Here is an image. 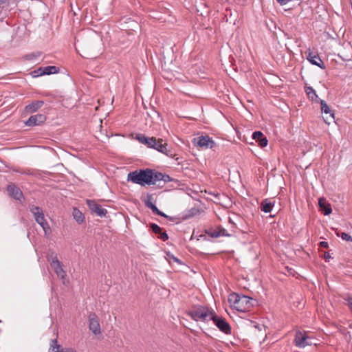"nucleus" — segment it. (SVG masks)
<instances>
[{
	"label": "nucleus",
	"instance_id": "obj_1",
	"mask_svg": "<svg viewBox=\"0 0 352 352\" xmlns=\"http://www.w3.org/2000/svg\"><path fill=\"white\" fill-rule=\"evenodd\" d=\"M228 302L238 311L246 312L257 303L256 299L245 295H240L236 293H232L228 296Z\"/></svg>",
	"mask_w": 352,
	"mask_h": 352
},
{
	"label": "nucleus",
	"instance_id": "obj_2",
	"mask_svg": "<svg viewBox=\"0 0 352 352\" xmlns=\"http://www.w3.org/2000/svg\"><path fill=\"white\" fill-rule=\"evenodd\" d=\"M152 169H139L130 172L127 175V181L141 186L152 185Z\"/></svg>",
	"mask_w": 352,
	"mask_h": 352
},
{
	"label": "nucleus",
	"instance_id": "obj_3",
	"mask_svg": "<svg viewBox=\"0 0 352 352\" xmlns=\"http://www.w3.org/2000/svg\"><path fill=\"white\" fill-rule=\"evenodd\" d=\"M214 311L207 307L199 305L193 309L187 311V315L195 321H208L210 320Z\"/></svg>",
	"mask_w": 352,
	"mask_h": 352
},
{
	"label": "nucleus",
	"instance_id": "obj_4",
	"mask_svg": "<svg viewBox=\"0 0 352 352\" xmlns=\"http://www.w3.org/2000/svg\"><path fill=\"white\" fill-rule=\"evenodd\" d=\"M155 144L151 148L155 149L158 152L166 155L169 157H173L175 154L173 153L172 148L162 138H155Z\"/></svg>",
	"mask_w": 352,
	"mask_h": 352
},
{
	"label": "nucleus",
	"instance_id": "obj_5",
	"mask_svg": "<svg viewBox=\"0 0 352 352\" xmlns=\"http://www.w3.org/2000/svg\"><path fill=\"white\" fill-rule=\"evenodd\" d=\"M210 320H212L214 324L219 328V329L224 333H231V327L225 318L218 316L214 312L213 315H212V317L210 318Z\"/></svg>",
	"mask_w": 352,
	"mask_h": 352
},
{
	"label": "nucleus",
	"instance_id": "obj_6",
	"mask_svg": "<svg viewBox=\"0 0 352 352\" xmlns=\"http://www.w3.org/2000/svg\"><path fill=\"white\" fill-rule=\"evenodd\" d=\"M294 342L296 346L303 348L308 345H311V339L305 333L297 331L296 333Z\"/></svg>",
	"mask_w": 352,
	"mask_h": 352
},
{
	"label": "nucleus",
	"instance_id": "obj_7",
	"mask_svg": "<svg viewBox=\"0 0 352 352\" xmlns=\"http://www.w3.org/2000/svg\"><path fill=\"white\" fill-rule=\"evenodd\" d=\"M199 146L205 148H213L216 146V143L208 136H201L194 139Z\"/></svg>",
	"mask_w": 352,
	"mask_h": 352
},
{
	"label": "nucleus",
	"instance_id": "obj_8",
	"mask_svg": "<svg viewBox=\"0 0 352 352\" xmlns=\"http://www.w3.org/2000/svg\"><path fill=\"white\" fill-rule=\"evenodd\" d=\"M6 189L9 196L12 198L18 201H21L24 198L23 192L14 183H10L7 186Z\"/></svg>",
	"mask_w": 352,
	"mask_h": 352
},
{
	"label": "nucleus",
	"instance_id": "obj_9",
	"mask_svg": "<svg viewBox=\"0 0 352 352\" xmlns=\"http://www.w3.org/2000/svg\"><path fill=\"white\" fill-rule=\"evenodd\" d=\"M86 202L91 212L96 213L100 217H104L107 214V210L104 208H102L100 204L96 202V201L87 199Z\"/></svg>",
	"mask_w": 352,
	"mask_h": 352
},
{
	"label": "nucleus",
	"instance_id": "obj_10",
	"mask_svg": "<svg viewBox=\"0 0 352 352\" xmlns=\"http://www.w3.org/2000/svg\"><path fill=\"white\" fill-rule=\"evenodd\" d=\"M89 330L95 335H98L101 333L100 325L98 316L94 313H91L89 315Z\"/></svg>",
	"mask_w": 352,
	"mask_h": 352
},
{
	"label": "nucleus",
	"instance_id": "obj_11",
	"mask_svg": "<svg viewBox=\"0 0 352 352\" xmlns=\"http://www.w3.org/2000/svg\"><path fill=\"white\" fill-rule=\"evenodd\" d=\"M47 117L44 114L38 113L31 116L28 120L25 122V125L29 126L41 125L46 120Z\"/></svg>",
	"mask_w": 352,
	"mask_h": 352
},
{
	"label": "nucleus",
	"instance_id": "obj_12",
	"mask_svg": "<svg viewBox=\"0 0 352 352\" xmlns=\"http://www.w3.org/2000/svg\"><path fill=\"white\" fill-rule=\"evenodd\" d=\"M50 352H77L76 350L72 347H63L60 344H58L56 339H52L50 341Z\"/></svg>",
	"mask_w": 352,
	"mask_h": 352
},
{
	"label": "nucleus",
	"instance_id": "obj_13",
	"mask_svg": "<svg viewBox=\"0 0 352 352\" xmlns=\"http://www.w3.org/2000/svg\"><path fill=\"white\" fill-rule=\"evenodd\" d=\"M136 140L141 144L151 148L155 144V137H146L144 134L138 133L136 135Z\"/></svg>",
	"mask_w": 352,
	"mask_h": 352
},
{
	"label": "nucleus",
	"instance_id": "obj_14",
	"mask_svg": "<svg viewBox=\"0 0 352 352\" xmlns=\"http://www.w3.org/2000/svg\"><path fill=\"white\" fill-rule=\"evenodd\" d=\"M307 59L314 65L319 67L321 69H325V65L323 61L321 60L320 57L318 54H314L311 52H309L308 55L307 56Z\"/></svg>",
	"mask_w": 352,
	"mask_h": 352
},
{
	"label": "nucleus",
	"instance_id": "obj_15",
	"mask_svg": "<svg viewBox=\"0 0 352 352\" xmlns=\"http://www.w3.org/2000/svg\"><path fill=\"white\" fill-rule=\"evenodd\" d=\"M150 228L152 232L155 234L158 235V238L162 239L163 241H166L168 239V236L165 231H162V228H160L158 225L151 223L149 225Z\"/></svg>",
	"mask_w": 352,
	"mask_h": 352
},
{
	"label": "nucleus",
	"instance_id": "obj_16",
	"mask_svg": "<svg viewBox=\"0 0 352 352\" xmlns=\"http://www.w3.org/2000/svg\"><path fill=\"white\" fill-rule=\"evenodd\" d=\"M252 139L254 140L261 148L265 147L267 145V139L261 131H254L252 133Z\"/></svg>",
	"mask_w": 352,
	"mask_h": 352
},
{
	"label": "nucleus",
	"instance_id": "obj_17",
	"mask_svg": "<svg viewBox=\"0 0 352 352\" xmlns=\"http://www.w3.org/2000/svg\"><path fill=\"white\" fill-rule=\"evenodd\" d=\"M318 206L320 210L324 214L329 215L331 213L332 209L330 204H329L324 197H320L318 199Z\"/></svg>",
	"mask_w": 352,
	"mask_h": 352
},
{
	"label": "nucleus",
	"instance_id": "obj_18",
	"mask_svg": "<svg viewBox=\"0 0 352 352\" xmlns=\"http://www.w3.org/2000/svg\"><path fill=\"white\" fill-rule=\"evenodd\" d=\"M51 266L58 277L60 278H64L65 277L66 272L63 270L62 263L58 259H55V261H53V263H51Z\"/></svg>",
	"mask_w": 352,
	"mask_h": 352
},
{
	"label": "nucleus",
	"instance_id": "obj_19",
	"mask_svg": "<svg viewBox=\"0 0 352 352\" xmlns=\"http://www.w3.org/2000/svg\"><path fill=\"white\" fill-rule=\"evenodd\" d=\"M43 104V100H34L25 107V111L28 113H33L41 108Z\"/></svg>",
	"mask_w": 352,
	"mask_h": 352
},
{
	"label": "nucleus",
	"instance_id": "obj_20",
	"mask_svg": "<svg viewBox=\"0 0 352 352\" xmlns=\"http://www.w3.org/2000/svg\"><path fill=\"white\" fill-rule=\"evenodd\" d=\"M274 206V201L268 199H265L261 203V210L264 212H270Z\"/></svg>",
	"mask_w": 352,
	"mask_h": 352
},
{
	"label": "nucleus",
	"instance_id": "obj_21",
	"mask_svg": "<svg viewBox=\"0 0 352 352\" xmlns=\"http://www.w3.org/2000/svg\"><path fill=\"white\" fill-rule=\"evenodd\" d=\"M72 215L74 219L78 223H82L85 221V216L78 208L73 209Z\"/></svg>",
	"mask_w": 352,
	"mask_h": 352
},
{
	"label": "nucleus",
	"instance_id": "obj_22",
	"mask_svg": "<svg viewBox=\"0 0 352 352\" xmlns=\"http://www.w3.org/2000/svg\"><path fill=\"white\" fill-rule=\"evenodd\" d=\"M320 104L321 105V111L322 113H324L325 114H330V116L332 117V118H334V113L333 111L330 109V107L328 106L327 102L323 100H320Z\"/></svg>",
	"mask_w": 352,
	"mask_h": 352
},
{
	"label": "nucleus",
	"instance_id": "obj_23",
	"mask_svg": "<svg viewBox=\"0 0 352 352\" xmlns=\"http://www.w3.org/2000/svg\"><path fill=\"white\" fill-rule=\"evenodd\" d=\"M164 178V173L161 172H158L155 170V169H152V185H154L156 184L157 182L162 181V179Z\"/></svg>",
	"mask_w": 352,
	"mask_h": 352
},
{
	"label": "nucleus",
	"instance_id": "obj_24",
	"mask_svg": "<svg viewBox=\"0 0 352 352\" xmlns=\"http://www.w3.org/2000/svg\"><path fill=\"white\" fill-rule=\"evenodd\" d=\"M58 72L59 68L56 66H47L43 67L44 75L57 74Z\"/></svg>",
	"mask_w": 352,
	"mask_h": 352
},
{
	"label": "nucleus",
	"instance_id": "obj_25",
	"mask_svg": "<svg viewBox=\"0 0 352 352\" xmlns=\"http://www.w3.org/2000/svg\"><path fill=\"white\" fill-rule=\"evenodd\" d=\"M148 208L151 209L152 210V212L155 214H157L159 216H161V217H165V218H168V216L166 215L165 213H164L163 212L160 211L155 204H149L148 206Z\"/></svg>",
	"mask_w": 352,
	"mask_h": 352
},
{
	"label": "nucleus",
	"instance_id": "obj_26",
	"mask_svg": "<svg viewBox=\"0 0 352 352\" xmlns=\"http://www.w3.org/2000/svg\"><path fill=\"white\" fill-rule=\"evenodd\" d=\"M336 234L337 235V236L341 237L343 240H344L346 241H348V242L352 241L351 236H350L349 234H347L346 232H342L340 230H336Z\"/></svg>",
	"mask_w": 352,
	"mask_h": 352
},
{
	"label": "nucleus",
	"instance_id": "obj_27",
	"mask_svg": "<svg viewBox=\"0 0 352 352\" xmlns=\"http://www.w3.org/2000/svg\"><path fill=\"white\" fill-rule=\"evenodd\" d=\"M38 224L42 227L45 235L51 232V228L46 220L43 221V222Z\"/></svg>",
	"mask_w": 352,
	"mask_h": 352
},
{
	"label": "nucleus",
	"instance_id": "obj_28",
	"mask_svg": "<svg viewBox=\"0 0 352 352\" xmlns=\"http://www.w3.org/2000/svg\"><path fill=\"white\" fill-rule=\"evenodd\" d=\"M41 53L39 52H32L28 54H26L24 57L28 60H34L41 56Z\"/></svg>",
	"mask_w": 352,
	"mask_h": 352
},
{
	"label": "nucleus",
	"instance_id": "obj_29",
	"mask_svg": "<svg viewBox=\"0 0 352 352\" xmlns=\"http://www.w3.org/2000/svg\"><path fill=\"white\" fill-rule=\"evenodd\" d=\"M206 233L212 238H217L219 236V233L217 232V230H214L212 228L206 230Z\"/></svg>",
	"mask_w": 352,
	"mask_h": 352
},
{
	"label": "nucleus",
	"instance_id": "obj_30",
	"mask_svg": "<svg viewBox=\"0 0 352 352\" xmlns=\"http://www.w3.org/2000/svg\"><path fill=\"white\" fill-rule=\"evenodd\" d=\"M47 259L51 263H53V261H55V259H58L57 255L52 251H50L47 254Z\"/></svg>",
	"mask_w": 352,
	"mask_h": 352
},
{
	"label": "nucleus",
	"instance_id": "obj_31",
	"mask_svg": "<svg viewBox=\"0 0 352 352\" xmlns=\"http://www.w3.org/2000/svg\"><path fill=\"white\" fill-rule=\"evenodd\" d=\"M32 77L36 78L44 75L43 67H39L38 69L31 72Z\"/></svg>",
	"mask_w": 352,
	"mask_h": 352
},
{
	"label": "nucleus",
	"instance_id": "obj_32",
	"mask_svg": "<svg viewBox=\"0 0 352 352\" xmlns=\"http://www.w3.org/2000/svg\"><path fill=\"white\" fill-rule=\"evenodd\" d=\"M217 232L219 233V236H230V234L228 233L227 230L222 228L221 226H219L217 228Z\"/></svg>",
	"mask_w": 352,
	"mask_h": 352
},
{
	"label": "nucleus",
	"instance_id": "obj_33",
	"mask_svg": "<svg viewBox=\"0 0 352 352\" xmlns=\"http://www.w3.org/2000/svg\"><path fill=\"white\" fill-rule=\"evenodd\" d=\"M153 196L152 195L148 194L146 197L143 200L145 206L148 208L149 204H153L152 202Z\"/></svg>",
	"mask_w": 352,
	"mask_h": 352
},
{
	"label": "nucleus",
	"instance_id": "obj_34",
	"mask_svg": "<svg viewBox=\"0 0 352 352\" xmlns=\"http://www.w3.org/2000/svg\"><path fill=\"white\" fill-rule=\"evenodd\" d=\"M29 209L32 214H34L35 212H39V211L42 210V208H41L40 207L36 206L34 205H30Z\"/></svg>",
	"mask_w": 352,
	"mask_h": 352
},
{
	"label": "nucleus",
	"instance_id": "obj_35",
	"mask_svg": "<svg viewBox=\"0 0 352 352\" xmlns=\"http://www.w3.org/2000/svg\"><path fill=\"white\" fill-rule=\"evenodd\" d=\"M307 96H308L310 100H311L312 101H314V100H315V101L318 102H320V99H319V98H318V95L316 94V91H314V92H312V93H311V94H310L309 95H307Z\"/></svg>",
	"mask_w": 352,
	"mask_h": 352
},
{
	"label": "nucleus",
	"instance_id": "obj_36",
	"mask_svg": "<svg viewBox=\"0 0 352 352\" xmlns=\"http://www.w3.org/2000/svg\"><path fill=\"white\" fill-rule=\"evenodd\" d=\"M162 181L164 183H167V182H169L174 181V179L170 177L168 175L164 174V178L162 179Z\"/></svg>",
	"mask_w": 352,
	"mask_h": 352
},
{
	"label": "nucleus",
	"instance_id": "obj_37",
	"mask_svg": "<svg viewBox=\"0 0 352 352\" xmlns=\"http://www.w3.org/2000/svg\"><path fill=\"white\" fill-rule=\"evenodd\" d=\"M347 305L350 311L352 312V297H349L346 299Z\"/></svg>",
	"mask_w": 352,
	"mask_h": 352
},
{
	"label": "nucleus",
	"instance_id": "obj_38",
	"mask_svg": "<svg viewBox=\"0 0 352 352\" xmlns=\"http://www.w3.org/2000/svg\"><path fill=\"white\" fill-rule=\"evenodd\" d=\"M305 89L307 95H309L312 92L315 91V90L311 87H305Z\"/></svg>",
	"mask_w": 352,
	"mask_h": 352
},
{
	"label": "nucleus",
	"instance_id": "obj_39",
	"mask_svg": "<svg viewBox=\"0 0 352 352\" xmlns=\"http://www.w3.org/2000/svg\"><path fill=\"white\" fill-rule=\"evenodd\" d=\"M319 247L322 248H327L329 247L328 243L326 241H321L318 244Z\"/></svg>",
	"mask_w": 352,
	"mask_h": 352
},
{
	"label": "nucleus",
	"instance_id": "obj_40",
	"mask_svg": "<svg viewBox=\"0 0 352 352\" xmlns=\"http://www.w3.org/2000/svg\"><path fill=\"white\" fill-rule=\"evenodd\" d=\"M45 216L44 214H43L42 216H41L40 217H38V218H36L35 221L38 223H40L41 222H43V221H45Z\"/></svg>",
	"mask_w": 352,
	"mask_h": 352
},
{
	"label": "nucleus",
	"instance_id": "obj_41",
	"mask_svg": "<svg viewBox=\"0 0 352 352\" xmlns=\"http://www.w3.org/2000/svg\"><path fill=\"white\" fill-rule=\"evenodd\" d=\"M43 214H44L43 213V210H41V211H39V212H35L34 214H33L34 217V219H36V218H38V217H40L41 216H42Z\"/></svg>",
	"mask_w": 352,
	"mask_h": 352
},
{
	"label": "nucleus",
	"instance_id": "obj_42",
	"mask_svg": "<svg viewBox=\"0 0 352 352\" xmlns=\"http://www.w3.org/2000/svg\"><path fill=\"white\" fill-rule=\"evenodd\" d=\"M331 258V255L328 252H325L324 254V258L326 262L329 261V258Z\"/></svg>",
	"mask_w": 352,
	"mask_h": 352
},
{
	"label": "nucleus",
	"instance_id": "obj_43",
	"mask_svg": "<svg viewBox=\"0 0 352 352\" xmlns=\"http://www.w3.org/2000/svg\"><path fill=\"white\" fill-rule=\"evenodd\" d=\"M168 256L176 263H179V264H182V262L179 259L177 258V257L174 256L173 255H172L171 256L168 254Z\"/></svg>",
	"mask_w": 352,
	"mask_h": 352
},
{
	"label": "nucleus",
	"instance_id": "obj_44",
	"mask_svg": "<svg viewBox=\"0 0 352 352\" xmlns=\"http://www.w3.org/2000/svg\"><path fill=\"white\" fill-rule=\"evenodd\" d=\"M8 0H0V6L7 3Z\"/></svg>",
	"mask_w": 352,
	"mask_h": 352
}]
</instances>
